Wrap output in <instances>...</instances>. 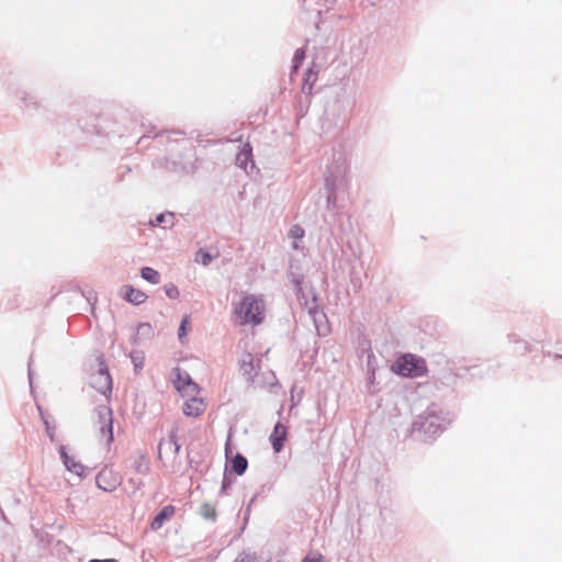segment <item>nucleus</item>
Listing matches in <instances>:
<instances>
[{
  "label": "nucleus",
  "mask_w": 562,
  "mask_h": 562,
  "mask_svg": "<svg viewBox=\"0 0 562 562\" xmlns=\"http://www.w3.org/2000/svg\"><path fill=\"white\" fill-rule=\"evenodd\" d=\"M232 470L238 474V475H241L245 473V471L247 470V467H248V461L245 457H243L241 454H237L233 458L232 460Z\"/></svg>",
  "instance_id": "11"
},
{
  "label": "nucleus",
  "mask_w": 562,
  "mask_h": 562,
  "mask_svg": "<svg viewBox=\"0 0 562 562\" xmlns=\"http://www.w3.org/2000/svg\"><path fill=\"white\" fill-rule=\"evenodd\" d=\"M180 450V446L177 442V435L175 431H171L168 439H162L158 446V458L164 460V451L167 454L172 457H177Z\"/></svg>",
  "instance_id": "6"
},
{
  "label": "nucleus",
  "mask_w": 562,
  "mask_h": 562,
  "mask_svg": "<svg viewBox=\"0 0 562 562\" xmlns=\"http://www.w3.org/2000/svg\"><path fill=\"white\" fill-rule=\"evenodd\" d=\"M195 260L198 262H201L202 265L206 266L211 262V256L209 252L200 249L195 255Z\"/></svg>",
  "instance_id": "19"
},
{
  "label": "nucleus",
  "mask_w": 562,
  "mask_h": 562,
  "mask_svg": "<svg viewBox=\"0 0 562 562\" xmlns=\"http://www.w3.org/2000/svg\"><path fill=\"white\" fill-rule=\"evenodd\" d=\"M101 376L104 378L105 381H110V375L108 373L103 374V373H100Z\"/></svg>",
  "instance_id": "27"
},
{
  "label": "nucleus",
  "mask_w": 562,
  "mask_h": 562,
  "mask_svg": "<svg viewBox=\"0 0 562 562\" xmlns=\"http://www.w3.org/2000/svg\"><path fill=\"white\" fill-rule=\"evenodd\" d=\"M176 513L172 505L165 506L151 520L150 527L153 530H159L166 520L170 519Z\"/></svg>",
  "instance_id": "9"
},
{
  "label": "nucleus",
  "mask_w": 562,
  "mask_h": 562,
  "mask_svg": "<svg viewBox=\"0 0 562 562\" xmlns=\"http://www.w3.org/2000/svg\"><path fill=\"white\" fill-rule=\"evenodd\" d=\"M393 370L402 376L415 378L424 375L427 367L424 359L407 353L396 360Z\"/></svg>",
  "instance_id": "2"
},
{
  "label": "nucleus",
  "mask_w": 562,
  "mask_h": 562,
  "mask_svg": "<svg viewBox=\"0 0 562 562\" xmlns=\"http://www.w3.org/2000/svg\"><path fill=\"white\" fill-rule=\"evenodd\" d=\"M293 247H294L295 249H297V248H299V245H297L296 243H294Z\"/></svg>",
  "instance_id": "28"
},
{
  "label": "nucleus",
  "mask_w": 562,
  "mask_h": 562,
  "mask_svg": "<svg viewBox=\"0 0 562 562\" xmlns=\"http://www.w3.org/2000/svg\"><path fill=\"white\" fill-rule=\"evenodd\" d=\"M186 401L182 406V412L187 417L198 418L206 409V402L200 394L193 396H186Z\"/></svg>",
  "instance_id": "5"
},
{
  "label": "nucleus",
  "mask_w": 562,
  "mask_h": 562,
  "mask_svg": "<svg viewBox=\"0 0 562 562\" xmlns=\"http://www.w3.org/2000/svg\"><path fill=\"white\" fill-rule=\"evenodd\" d=\"M305 54L303 50L301 49H297L294 54V58H293V61H294V68L296 69L300 65V63L303 60Z\"/></svg>",
  "instance_id": "24"
},
{
  "label": "nucleus",
  "mask_w": 562,
  "mask_h": 562,
  "mask_svg": "<svg viewBox=\"0 0 562 562\" xmlns=\"http://www.w3.org/2000/svg\"><path fill=\"white\" fill-rule=\"evenodd\" d=\"M99 415L102 419L100 423V435L106 442H111L113 440L111 412L109 409H102L99 412Z\"/></svg>",
  "instance_id": "8"
},
{
  "label": "nucleus",
  "mask_w": 562,
  "mask_h": 562,
  "mask_svg": "<svg viewBox=\"0 0 562 562\" xmlns=\"http://www.w3.org/2000/svg\"><path fill=\"white\" fill-rule=\"evenodd\" d=\"M172 374L173 385L182 397L193 396L194 394L201 393L200 386L191 379L188 372L176 368Z\"/></svg>",
  "instance_id": "3"
},
{
  "label": "nucleus",
  "mask_w": 562,
  "mask_h": 562,
  "mask_svg": "<svg viewBox=\"0 0 562 562\" xmlns=\"http://www.w3.org/2000/svg\"><path fill=\"white\" fill-rule=\"evenodd\" d=\"M89 562H117V560H115V559H106V560L93 559V560H90Z\"/></svg>",
  "instance_id": "26"
},
{
  "label": "nucleus",
  "mask_w": 562,
  "mask_h": 562,
  "mask_svg": "<svg viewBox=\"0 0 562 562\" xmlns=\"http://www.w3.org/2000/svg\"><path fill=\"white\" fill-rule=\"evenodd\" d=\"M290 236L295 240L303 238L304 229L300 225H294L290 229Z\"/></svg>",
  "instance_id": "20"
},
{
  "label": "nucleus",
  "mask_w": 562,
  "mask_h": 562,
  "mask_svg": "<svg viewBox=\"0 0 562 562\" xmlns=\"http://www.w3.org/2000/svg\"><path fill=\"white\" fill-rule=\"evenodd\" d=\"M165 218H166V215L165 214H160L158 215L155 221L153 222V225H159L161 223L165 222Z\"/></svg>",
  "instance_id": "25"
},
{
  "label": "nucleus",
  "mask_w": 562,
  "mask_h": 562,
  "mask_svg": "<svg viewBox=\"0 0 562 562\" xmlns=\"http://www.w3.org/2000/svg\"><path fill=\"white\" fill-rule=\"evenodd\" d=\"M131 359L134 364L135 371L139 372L144 367L145 357L142 352L134 351L131 353Z\"/></svg>",
  "instance_id": "16"
},
{
  "label": "nucleus",
  "mask_w": 562,
  "mask_h": 562,
  "mask_svg": "<svg viewBox=\"0 0 562 562\" xmlns=\"http://www.w3.org/2000/svg\"><path fill=\"white\" fill-rule=\"evenodd\" d=\"M189 323H190L189 316H184L182 322H181V325L179 327V338L180 339L186 336V334H187V326L189 325Z\"/></svg>",
  "instance_id": "22"
},
{
  "label": "nucleus",
  "mask_w": 562,
  "mask_h": 562,
  "mask_svg": "<svg viewBox=\"0 0 562 562\" xmlns=\"http://www.w3.org/2000/svg\"><path fill=\"white\" fill-rule=\"evenodd\" d=\"M302 562H324V558L319 553L307 555Z\"/></svg>",
  "instance_id": "23"
},
{
  "label": "nucleus",
  "mask_w": 562,
  "mask_h": 562,
  "mask_svg": "<svg viewBox=\"0 0 562 562\" xmlns=\"http://www.w3.org/2000/svg\"><path fill=\"white\" fill-rule=\"evenodd\" d=\"M200 515L205 519L214 520L216 518V508L210 503H204L200 507Z\"/></svg>",
  "instance_id": "15"
},
{
  "label": "nucleus",
  "mask_w": 562,
  "mask_h": 562,
  "mask_svg": "<svg viewBox=\"0 0 562 562\" xmlns=\"http://www.w3.org/2000/svg\"><path fill=\"white\" fill-rule=\"evenodd\" d=\"M140 274H142L143 279H145L146 281H148L153 284H157L160 282V276H159L158 271H156L155 269H153L150 267L143 268L140 271Z\"/></svg>",
  "instance_id": "14"
},
{
  "label": "nucleus",
  "mask_w": 562,
  "mask_h": 562,
  "mask_svg": "<svg viewBox=\"0 0 562 562\" xmlns=\"http://www.w3.org/2000/svg\"><path fill=\"white\" fill-rule=\"evenodd\" d=\"M233 312L240 325L257 326L265 319L266 305L260 296L247 294L234 305Z\"/></svg>",
  "instance_id": "1"
},
{
  "label": "nucleus",
  "mask_w": 562,
  "mask_h": 562,
  "mask_svg": "<svg viewBox=\"0 0 562 562\" xmlns=\"http://www.w3.org/2000/svg\"><path fill=\"white\" fill-rule=\"evenodd\" d=\"M241 368L246 373H250L254 369V358L252 355L247 353L243 359Z\"/></svg>",
  "instance_id": "18"
},
{
  "label": "nucleus",
  "mask_w": 562,
  "mask_h": 562,
  "mask_svg": "<svg viewBox=\"0 0 562 562\" xmlns=\"http://www.w3.org/2000/svg\"><path fill=\"white\" fill-rule=\"evenodd\" d=\"M63 457H64V463H65L66 468L70 472H72V473H75L77 475H82L83 474L85 467L81 463L75 461L72 458H70L66 453H63Z\"/></svg>",
  "instance_id": "12"
},
{
  "label": "nucleus",
  "mask_w": 562,
  "mask_h": 562,
  "mask_svg": "<svg viewBox=\"0 0 562 562\" xmlns=\"http://www.w3.org/2000/svg\"><path fill=\"white\" fill-rule=\"evenodd\" d=\"M135 470L137 473L145 474L148 472L149 467L147 459L144 454H140L137 460H135Z\"/></svg>",
  "instance_id": "17"
},
{
  "label": "nucleus",
  "mask_w": 562,
  "mask_h": 562,
  "mask_svg": "<svg viewBox=\"0 0 562 562\" xmlns=\"http://www.w3.org/2000/svg\"><path fill=\"white\" fill-rule=\"evenodd\" d=\"M122 477L117 472L111 468H103L95 477V483L99 488L104 492H112L121 484Z\"/></svg>",
  "instance_id": "4"
},
{
  "label": "nucleus",
  "mask_w": 562,
  "mask_h": 562,
  "mask_svg": "<svg viewBox=\"0 0 562 562\" xmlns=\"http://www.w3.org/2000/svg\"><path fill=\"white\" fill-rule=\"evenodd\" d=\"M165 292L170 299H177L180 294L178 288L173 284H167L165 286Z\"/></svg>",
  "instance_id": "21"
},
{
  "label": "nucleus",
  "mask_w": 562,
  "mask_h": 562,
  "mask_svg": "<svg viewBox=\"0 0 562 562\" xmlns=\"http://www.w3.org/2000/svg\"><path fill=\"white\" fill-rule=\"evenodd\" d=\"M286 427L281 423L276 424L273 431L270 435V442L272 445L274 452L278 453L282 450L284 441L286 439Z\"/></svg>",
  "instance_id": "7"
},
{
  "label": "nucleus",
  "mask_w": 562,
  "mask_h": 562,
  "mask_svg": "<svg viewBox=\"0 0 562 562\" xmlns=\"http://www.w3.org/2000/svg\"><path fill=\"white\" fill-rule=\"evenodd\" d=\"M124 289H125V299L131 303L142 304L147 299V295L138 289H134L131 285H126Z\"/></svg>",
  "instance_id": "10"
},
{
  "label": "nucleus",
  "mask_w": 562,
  "mask_h": 562,
  "mask_svg": "<svg viewBox=\"0 0 562 562\" xmlns=\"http://www.w3.org/2000/svg\"><path fill=\"white\" fill-rule=\"evenodd\" d=\"M252 149L249 144H246L244 148L237 154L236 161L237 164L246 169L247 162L251 159Z\"/></svg>",
  "instance_id": "13"
}]
</instances>
